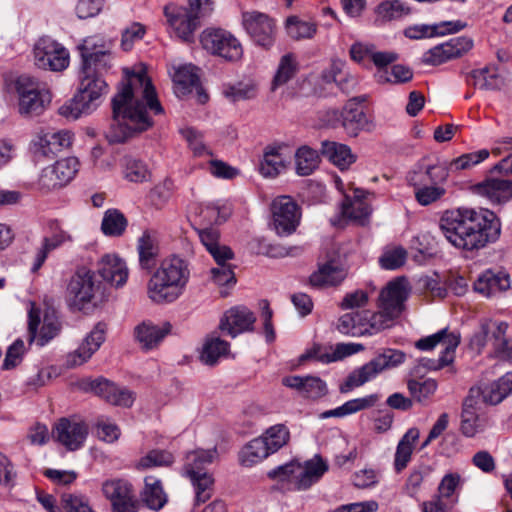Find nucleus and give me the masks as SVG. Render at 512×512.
Segmentation results:
<instances>
[{
	"label": "nucleus",
	"instance_id": "f257e3e1",
	"mask_svg": "<svg viewBox=\"0 0 512 512\" xmlns=\"http://www.w3.org/2000/svg\"><path fill=\"white\" fill-rule=\"evenodd\" d=\"M155 115L164 109L157 99L151 80L144 72L132 73L112 99V121L105 132L110 143H123L135 134L148 130Z\"/></svg>",
	"mask_w": 512,
	"mask_h": 512
},
{
	"label": "nucleus",
	"instance_id": "f03ea898",
	"mask_svg": "<svg viewBox=\"0 0 512 512\" xmlns=\"http://www.w3.org/2000/svg\"><path fill=\"white\" fill-rule=\"evenodd\" d=\"M439 227L451 245L465 252L485 248L497 241L501 233L500 219L485 208L447 210L440 218Z\"/></svg>",
	"mask_w": 512,
	"mask_h": 512
},
{
	"label": "nucleus",
	"instance_id": "7ed1b4c3",
	"mask_svg": "<svg viewBox=\"0 0 512 512\" xmlns=\"http://www.w3.org/2000/svg\"><path fill=\"white\" fill-rule=\"evenodd\" d=\"M408 297L407 282L404 278L390 281L380 292L378 311L362 310L342 315L337 330L352 337L372 336L389 329L404 309Z\"/></svg>",
	"mask_w": 512,
	"mask_h": 512
},
{
	"label": "nucleus",
	"instance_id": "20e7f679",
	"mask_svg": "<svg viewBox=\"0 0 512 512\" xmlns=\"http://www.w3.org/2000/svg\"><path fill=\"white\" fill-rule=\"evenodd\" d=\"M189 279V262L178 255L167 256L148 282V296L156 303L174 302L183 294Z\"/></svg>",
	"mask_w": 512,
	"mask_h": 512
},
{
	"label": "nucleus",
	"instance_id": "39448f33",
	"mask_svg": "<svg viewBox=\"0 0 512 512\" xmlns=\"http://www.w3.org/2000/svg\"><path fill=\"white\" fill-rule=\"evenodd\" d=\"M103 69L81 66L80 84L78 93L68 103L59 108L60 115L77 119L84 114H89L98 105L97 101L107 92L108 85L102 79L100 72Z\"/></svg>",
	"mask_w": 512,
	"mask_h": 512
},
{
	"label": "nucleus",
	"instance_id": "423d86ee",
	"mask_svg": "<svg viewBox=\"0 0 512 512\" xmlns=\"http://www.w3.org/2000/svg\"><path fill=\"white\" fill-rule=\"evenodd\" d=\"M328 466L321 457L304 462L292 461L285 465L270 470L267 476L282 485V488L289 491H302L309 489L318 482L327 471Z\"/></svg>",
	"mask_w": 512,
	"mask_h": 512
},
{
	"label": "nucleus",
	"instance_id": "0eeeda50",
	"mask_svg": "<svg viewBox=\"0 0 512 512\" xmlns=\"http://www.w3.org/2000/svg\"><path fill=\"white\" fill-rule=\"evenodd\" d=\"M15 91L18 96V112L24 117L43 114L52 100L47 85L29 76H20L16 79Z\"/></svg>",
	"mask_w": 512,
	"mask_h": 512
},
{
	"label": "nucleus",
	"instance_id": "6e6552de",
	"mask_svg": "<svg viewBox=\"0 0 512 512\" xmlns=\"http://www.w3.org/2000/svg\"><path fill=\"white\" fill-rule=\"evenodd\" d=\"M405 354L396 349H384L368 363L351 372L346 380L339 386L341 393H348L354 388L364 385L376 375L386 369L396 367L403 363Z\"/></svg>",
	"mask_w": 512,
	"mask_h": 512
},
{
	"label": "nucleus",
	"instance_id": "1a4fd4ad",
	"mask_svg": "<svg viewBox=\"0 0 512 512\" xmlns=\"http://www.w3.org/2000/svg\"><path fill=\"white\" fill-rule=\"evenodd\" d=\"M79 170V161L75 157L57 160L41 170L32 183L33 189L41 194H49L70 183Z\"/></svg>",
	"mask_w": 512,
	"mask_h": 512
},
{
	"label": "nucleus",
	"instance_id": "9d476101",
	"mask_svg": "<svg viewBox=\"0 0 512 512\" xmlns=\"http://www.w3.org/2000/svg\"><path fill=\"white\" fill-rule=\"evenodd\" d=\"M200 42L206 51L226 61L237 62L243 57L242 44L227 30L206 29L201 33Z\"/></svg>",
	"mask_w": 512,
	"mask_h": 512
},
{
	"label": "nucleus",
	"instance_id": "9b49d317",
	"mask_svg": "<svg viewBox=\"0 0 512 512\" xmlns=\"http://www.w3.org/2000/svg\"><path fill=\"white\" fill-rule=\"evenodd\" d=\"M100 282L95 280L94 272L82 267L76 270L67 285V300L69 305L77 310H83L92 303L100 290Z\"/></svg>",
	"mask_w": 512,
	"mask_h": 512
},
{
	"label": "nucleus",
	"instance_id": "f8f14e48",
	"mask_svg": "<svg viewBox=\"0 0 512 512\" xmlns=\"http://www.w3.org/2000/svg\"><path fill=\"white\" fill-rule=\"evenodd\" d=\"M113 41L103 35L95 34L83 39L78 49L82 58L81 66L107 70L111 66Z\"/></svg>",
	"mask_w": 512,
	"mask_h": 512
},
{
	"label": "nucleus",
	"instance_id": "ddd939ff",
	"mask_svg": "<svg viewBox=\"0 0 512 512\" xmlns=\"http://www.w3.org/2000/svg\"><path fill=\"white\" fill-rule=\"evenodd\" d=\"M61 325L54 311H47L41 316L40 310L33 303L28 313V341L44 346L58 335Z\"/></svg>",
	"mask_w": 512,
	"mask_h": 512
},
{
	"label": "nucleus",
	"instance_id": "4468645a",
	"mask_svg": "<svg viewBox=\"0 0 512 512\" xmlns=\"http://www.w3.org/2000/svg\"><path fill=\"white\" fill-rule=\"evenodd\" d=\"M460 343V336L454 332H450L447 328L437 333L419 339L415 346L419 350L430 351L437 345L443 347V351L439 359L430 361L429 369L438 370L453 362L454 352Z\"/></svg>",
	"mask_w": 512,
	"mask_h": 512
},
{
	"label": "nucleus",
	"instance_id": "2eb2a0df",
	"mask_svg": "<svg viewBox=\"0 0 512 512\" xmlns=\"http://www.w3.org/2000/svg\"><path fill=\"white\" fill-rule=\"evenodd\" d=\"M166 22L175 36L186 43L194 41L195 31L199 27L198 15L187 7L174 3L165 5L163 9Z\"/></svg>",
	"mask_w": 512,
	"mask_h": 512
},
{
	"label": "nucleus",
	"instance_id": "dca6fc26",
	"mask_svg": "<svg viewBox=\"0 0 512 512\" xmlns=\"http://www.w3.org/2000/svg\"><path fill=\"white\" fill-rule=\"evenodd\" d=\"M33 54L35 65L43 70L62 71L69 64L68 51L49 37H42L36 42Z\"/></svg>",
	"mask_w": 512,
	"mask_h": 512
},
{
	"label": "nucleus",
	"instance_id": "f3484780",
	"mask_svg": "<svg viewBox=\"0 0 512 512\" xmlns=\"http://www.w3.org/2000/svg\"><path fill=\"white\" fill-rule=\"evenodd\" d=\"M242 25L257 45L265 48L273 45L276 36V23L269 15L259 11L243 12Z\"/></svg>",
	"mask_w": 512,
	"mask_h": 512
},
{
	"label": "nucleus",
	"instance_id": "a211bd4d",
	"mask_svg": "<svg viewBox=\"0 0 512 512\" xmlns=\"http://www.w3.org/2000/svg\"><path fill=\"white\" fill-rule=\"evenodd\" d=\"M87 435V424L76 417L60 418L52 429L53 438L70 451L79 449Z\"/></svg>",
	"mask_w": 512,
	"mask_h": 512
},
{
	"label": "nucleus",
	"instance_id": "6ab92c4d",
	"mask_svg": "<svg viewBox=\"0 0 512 512\" xmlns=\"http://www.w3.org/2000/svg\"><path fill=\"white\" fill-rule=\"evenodd\" d=\"M273 227L278 235H289L296 230L300 212L290 196H279L271 205Z\"/></svg>",
	"mask_w": 512,
	"mask_h": 512
},
{
	"label": "nucleus",
	"instance_id": "aec40b11",
	"mask_svg": "<svg viewBox=\"0 0 512 512\" xmlns=\"http://www.w3.org/2000/svg\"><path fill=\"white\" fill-rule=\"evenodd\" d=\"M508 325L504 322H485L481 325L479 334L474 336V343L478 347H483L491 343L499 353L500 358L512 361V340L505 339V333Z\"/></svg>",
	"mask_w": 512,
	"mask_h": 512
},
{
	"label": "nucleus",
	"instance_id": "412c9836",
	"mask_svg": "<svg viewBox=\"0 0 512 512\" xmlns=\"http://www.w3.org/2000/svg\"><path fill=\"white\" fill-rule=\"evenodd\" d=\"M72 142L73 134L69 130L40 128L35 133L31 145L36 153L50 156L69 148Z\"/></svg>",
	"mask_w": 512,
	"mask_h": 512
},
{
	"label": "nucleus",
	"instance_id": "4be33fe9",
	"mask_svg": "<svg viewBox=\"0 0 512 512\" xmlns=\"http://www.w3.org/2000/svg\"><path fill=\"white\" fill-rule=\"evenodd\" d=\"M102 492L111 502L114 512H136L134 489L128 480H106L102 484Z\"/></svg>",
	"mask_w": 512,
	"mask_h": 512
},
{
	"label": "nucleus",
	"instance_id": "5701e85b",
	"mask_svg": "<svg viewBox=\"0 0 512 512\" xmlns=\"http://www.w3.org/2000/svg\"><path fill=\"white\" fill-rule=\"evenodd\" d=\"M479 395L478 390L470 389L463 402L460 429L466 437H474L477 433L484 431L487 425L486 417L480 407Z\"/></svg>",
	"mask_w": 512,
	"mask_h": 512
},
{
	"label": "nucleus",
	"instance_id": "b1692460",
	"mask_svg": "<svg viewBox=\"0 0 512 512\" xmlns=\"http://www.w3.org/2000/svg\"><path fill=\"white\" fill-rule=\"evenodd\" d=\"M199 69L192 64L179 66L173 75L174 90L178 97H184L195 89L198 102L204 104L208 100V95L200 85Z\"/></svg>",
	"mask_w": 512,
	"mask_h": 512
},
{
	"label": "nucleus",
	"instance_id": "393cba45",
	"mask_svg": "<svg viewBox=\"0 0 512 512\" xmlns=\"http://www.w3.org/2000/svg\"><path fill=\"white\" fill-rule=\"evenodd\" d=\"M106 325L98 323L83 340L81 345L66 357V366L74 368L82 365L99 349L105 341Z\"/></svg>",
	"mask_w": 512,
	"mask_h": 512
},
{
	"label": "nucleus",
	"instance_id": "a878e982",
	"mask_svg": "<svg viewBox=\"0 0 512 512\" xmlns=\"http://www.w3.org/2000/svg\"><path fill=\"white\" fill-rule=\"evenodd\" d=\"M89 387L97 396L116 406L131 407L135 401L134 392L118 387L105 378L90 381Z\"/></svg>",
	"mask_w": 512,
	"mask_h": 512
},
{
	"label": "nucleus",
	"instance_id": "bb28decb",
	"mask_svg": "<svg viewBox=\"0 0 512 512\" xmlns=\"http://www.w3.org/2000/svg\"><path fill=\"white\" fill-rule=\"evenodd\" d=\"M256 317L247 307L237 306L229 309L221 318L219 328L227 332L231 337L251 331Z\"/></svg>",
	"mask_w": 512,
	"mask_h": 512
},
{
	"label": "nucleus",
	"instance_id": "cd10ccee",
	"mask_svg": "<svg viewBox=\"0 0 512 512\" xmlns=\"http://www.w3.org/2000/svg\"><path fill=\"white\" fill-rule=\"evenodd\" d=\"M98 274L112 286L122 287L128 279L129 269L126 262L116 254H106L97 264Z\"/></svg>",
	"mask_w": 512,
	"mask_h": 512
},
{
	"label": "nucleus",
	"instance_id": "c85d7f7f",
	"mask_svg": "<svg viewBox=\"0 0 512 512\" xmlns=\"http://www.w3.org/2000/svg\"><path fill=\"white\" fill-rule=\"evenodd\" d=\"M474 190L493 204H503L512 199V181L494 176L475 185Z\"/></svg>",
	"mask_w": 512,
	"mask_h": 512
},
{
	"label": "nucleus",
	"instance_id": "c756f323",
	"mask_svg": "<svg viewBox=\"0 0 512 512\" xmlns=\"http://www.w3.org/2000/svg\"><path fill=\"white\" fill-rule=\"evenodd\" d=\"M290 164V156L284 146H268L265 148L260 162L259 172L265 178H276Z\"/></svg>",
	"mask_w": 512,
	"mask_h": 512
},
{
	"label": "nucleus",
	"instance_id": "7c9ffc66",
	"mask_svg": "<svg viewBox=\"0 0 512 512\" xmlns=\"http://www.w3.org/2000/svg\"><path fill=\"white\" fill-rule=\"evenodd\" d=\"M347 272L344 267L335 260L320 264L318 270L313 272L309 278L310 284L314 287L337 286L346 278Z\"/></svg>",
	"mask_w": 512,
	"mask_h": 512
},
{
	"label": "nucleus",
	"instance_id": "2f4dec72",
	"mask_svg": "<svg viewBox=\"0 0 512 512\" xmlns=\"http://www.w3.org/2000/svg\"><path fill=\"white\" fill-rule=\"evenodd\" d=\"M473 288L475 292L485 297H491L510 288V277L505 272L486 270L475 280Z\"/></svg>",
	"mask_w": 512,
	"mask_h": 512
},
{
	"label": "nucleus",
	"instance_id": "473e14b6",
	"mask_svg": "<svg viewBox=\"0 0 512 512\" xmlns=\"http://www.w3.org/2000/svg\"><path fill=\"white\" fill-rule=\"evenodd\" d=\"M139 265L150 272L156 265L159 256V244L157 237L151 231H144L137 241Z\"/></svg>",
	"mask_w": 512,
	"mask_h": 512
},
{
	"label": "nucleus",
	"instance_id": "72a5a7b5",
	"mask_svg": "<svg viewBox=\"0 0 512 512\" xmlns=\"http://www.w3.org/2000/svg\"><path fill=\"white\" fill-rule=\"evenodd\" d=\"M287 387L299 390L305 397L318 399L327 393V386L323 380L313 376H289L283 379Z\"/></svg>",
	"mask_w": 512,
	"mask_h": 512
},
{
	"label": "nucleus",
	"instance_id": "f704fd0d",
	"mask_svg": "<svg viewBox=\"0 0 512 512\" xmlns=\"http://www.w3.org/2000/svg\"><path fill=\"white\" fill-rule=\"evenodd\" d=\"M465 24L456 22H443L439 25H413L409 26L404 30V35L410 39H422L427 37H433L436 35H444L446 33H455L462 30Z\"/></svg>",
	"mask_w": 512,
	"mask_h": 512
},
{
	"label": "nucleus",
	"instance_id": "c9c22d12",
	"mask_svg": "<svg viewBox=\"0 0 512 512\" xmlns=\"http://www.w3.org/2000/svg\"><path fill=\"white\" fill-rule=\"evenodd\" d=\"M342 128L350 137H357L363 130H369L371 123L366 113L359 107L347 104L343 107Z\"/></svg>",
	"mask_w": 512,
	"mask_h": 512
},
{
	"label": "nucleus",
	"instance_id": "e433bc0d",
	"mask_svg": "<svg viewBox=\"0 0 512 512\" xmlns=\"http://www.w3.org/2000/svg\"><path fill=\"white\" fill-rule=\"evenodd\" d=\"M321 153L341 170L349 168L356 161V155L349 146L334 141H323Z\"/></svg>",
	"mask_w": 512,
	"mask_h": 512
},
{
	"label": "nucleus",
	"instance_id": "4c0bfd02",
	"mask_svg": "<svg viewBox=\"0 0 512 512\" xmlns=\"http://www.w3.org/2000/svg\"><path fill=\"white\" fill-rule=\"evenodd\" d=\"M170 323H164L162 327L151 323H142L135 328V336L143 349L149 350L156 347L170 332Z\"/></svg>",
	"mask_w": 512,
	"mask_h": 512
},
{
	"label": "nucleus",
	"instance_id": "58836bf2",
	"mask_svg": "<svg viewBox=\"0 0 512 512\" xmlns=\"http://www.w3.org/2000/svg\"><path fill=\"white\" fill-rule=\"evenodd\" d=\"M419 435L417 428H410L399 441L394 458V468L397 473L403 471L410 462Z\"/></svg>",
	"mask_w": 512,
	"mask_h": 512
},
{
	"label": "nucleus",
	"instance_id": "ea45409f",
	"mask_svg": "<svg viewBox=\"0 0 512 512\" xmlns=\"http://www.w3.org/2000/svg\"><path fill=\"white\" fill-rule=\"evenodd\" d=\"M469 82L481 90H494L504 85V78L497 67L486 66L472 71Z\"/></svg>",
	"mask_w": 512,
	"mask_h": 512
},
{
	"label": "nucleus",
	"instance_id": "a19ab883",
	"mask_svg": "<svg viewBox=\"0 0 512 512\" xmlns=\"http://www.w3.org/2000/svg\"><path fill=\"white\" fill-rule=\"evenodd\" d=\"M142 499L146 505L153 510H160L167 502V495L164 492L162 482L153 475L144 479Z\"/></svg>",
	"mask_w": 512,
	"mask_h": 512
},
{
	"label": "nucleus",
	"instance_id": "79ce46f5",
	"mask_svg": "<svg viewBox=\"0 0 512 512\" xmlns=\"http://www.w3.org/2000/svg\"><path fill=\"white\" fill-rule=\"evenodd\" d=\"M379 400L377 394H371L363 398H356L345 402L342 406L325 411L321 414L322 418L345 417L350 414L373 407Z\"/></svg>",
	"mask_w": 512,
	"mask_h": 512
},
{
	"label": "nucleus",
	"instance_id": "37998d69",
	"mask_svg": "<svg viewBox=\"0 0 512 512\" xmlns=\"http://www.w3.org/2000/svg\"><path fill=\"white\" fill-rule=\"evenodd\" d=\"M448 176V167L445 164L437 163L427 166L424 171L413 172L409 176V182L413 186L425 183L442 186Z\"/></svg>",
	"mask_w": 512,
	"mask_h": 512
},
{
	"label": "nucleus",
	"instance_id": "c03bdc74",
	"mask_svg": "<svg viewBox=\"0 0 512 512\" xmlns=\"http://www.w3.org/2000/svg\"><path fill=\"white\" fill-rule=\"evenodd\" d=\"M370 212L371 209L364 200V194L359 190L355 191L353 199L346 197L342 205L343 216L361 224L368 218Z\"/></svg>",
	"mask_w": 512,
	"mask_h": 512
},
{
	"label": "nucleus",
	"instance_id": "a18cd8bd",
	"mask_svg": "<svg viewBox=\"0 0 512 512\" xmlns=\"http://www.w3.org/2000/svg\"><path fill=\"white\" fill-rule=\"evenodd\" d=\"M201 243L206 247L207 251L213 256L215 261L220 259H232V250L219 244V232L215 228H206L199 231Z\"/></svg>",
	"mask_w": 512,
	"mask_h": 512
},
{
	"label": "nucleus",
	"instance_id": "49530a36",
	"mask_svg": "<svg viewBox=\"0 0 512 512\" xmlns=\"http://www.w3.org/2000/svg\"><path fill=\"white\" fill-rule=\"evenodd\" d=\"M270 454L272 453L267 448L265 441L257 437L242 448L239 461L241 465L251 467L266 459Z\"/></svg>",
	"mask_w": 512,
	"mask_h": 512
},
{
	"label": "nucleus",
	"instance_id": "de8ad7c7",
	"mask_svg": "<svg viewBox=\"0 0 512 512\" xmlns=\"http://www.w3.org/2000/svg\"><path fill=\"white\" fill-rule=\"evenodd\" d=\"M363 347L361 344H338L336 349L332 355L328 354H320V349L314 347L313 349L307 351L305 354L301 355L300 361L304 362L309 359H316L322 362H332L344 357L350 356L352 354L357 353L362 350Z\"/></svg>",
	"mask_w": 512,
	"mask_h": 512
},
{
	"label": "nucleus",
	"instance_id": "09e8293b",
	"mask_svg": "<svg viewBox=\"0 0 512 512\" xmlns=\"http://www.w3.org/2000/svg\"><path fill=\"white\" fill-rule=\"evenodd\" d=\"M222 94L231 102L250 100L257 96L258 86L251 80L240 81L235 84H225L222 87Z\"/></svg>",
	"mask_w": 512,
	"mask_h": 512
},
{
	"label": "nucleus",
	"instance_id": "8fccbe9b",
	"mask_svg": "<svg viewBox=\"0 0 512 512\" xmlns=\"http://www.w3.org/2000/svg\"><path fill=\"white\" fill-rule=\"evenodd\" d=\"M71 236L66 233L63 230L55 231L51 236L45 237L43 239V243L41 248L37 251L35 256V261L32 266V271L36 272L38 271L42 265L44 264L45 260L48 257V254L56 249L57 247L61 246L63 243L70 241Z\"/></svg>",
	"mask_w": 512,
	"mask_h": 512
},
{
	"label": "nucleus",
	"instance_id": "3c124183",
	"mask_svg": "<svg viewBox=\"0 0 512 512\" xmlns=\"http://www.w3.org/2000/svg\"><path fill=\"white\" fill-rule=\"evenodd\" d=\"M299 64L297 57L293 53L283 55L272 80V90L283 86L290 81L298 72Z\"/></svg>",
	"mask_w": 512,
	"mask_h": 512
},
{
	"label": "nucleus",
	"instance_id": "603ef678",
	"mask_svg": "<svg viewBox=\"0 0 512 512\" xmlns=\"http://www.w3.org/2000/svg\"><path fill=\"white\" fill-rule=\"evenodd\" d=\"M216 457V450H195L191 451L186 456L184 465L187 476L196 475L200 473H207L205 467L211 464Z\"/></svg>",
	"mask_w": 512,
	"mask_h": 512
},
{
	"label": "nucleus",
	"instance_id": "864d4df0",
	"mask_svg": "<svg viewBox=\"0 0 512 512\" xmlns=\"http://www.w3.org/2000/svg\"><path fill=\"white\" fill-rule=\"evenodd\" d=\"M128 221L118 209H108L103 216L101 230L106 236H122L127 228Z\"/></svg>",
	"mask_w": 512,
	"mask_h": 512
},
{
	"label": "nucleus",
	"instance_id": "5fc2aeb1",
	"mask_svg": "<svg viewBox=\"0 0 512 512\" xmlns=\"http://www.w3.org/2000/svg\"><path fill=\"white\" fill-rule=\"evenodd\" d=\"M319 162L317 151L308 146L300 147L295 153L296 173L299 176L311 175L318 168Z\"/></svg>",
	"mask_w": 512,
	"mask_h": 512
},
{
	"label": "nucleus",
	"instance_id": "6e6d98bb",
	"mask_svg": "<svg viewBox=\"0 0 512 512\" xmlns=\"http://www.w3.org/2000/svg\"><path fill=\"white\" fill-rule=\"evenodd\" d=\"M229 343L216 336L207 338L201 352V360L207 365H214L219 358L229 352Z\"/></svg>",
	"mask_w": 512,
	"mask_h": 512
},
{
	"label": "nucleus",
	"instance_id": "4d7b16f0",
	"mask_svg": "<svg viewBox=\"0 0 512 512\" xmlns=\"http://www.w3.org/2000/svg\"><path fill=\"white\" fill-rule=\"evenodd\" d=\"M260 438L265 441L269 451L275 453L288 443L290 432L284 424H276L268 428Z\"/></svg>",
	"mask_w": 512,
	"mask_h": 512
},
{
	"label": "nucleus",
	"instance_id": "13d9d810",
	"mask_svg": "<svg viewBox=\"0 0 512 512\" xmlns=\"http://www.w3.org/2000/svg\"><path fill=\"white\" fill-rule=\"evenodd\" d=\"M195 488V501L197 504L207 502L214 491V479L209 473H200L188 476Z\"/></svg>",
	"mask_w": 512,
	"mask_h": 512
},
{
	"label": "nucleus",
	"instance_id": "bf43d9fd",
	"mask_svg": "<svg viewBox=\"0 0 512 512\" xmlns=\"http://www.w3.org/2000/svg\"><path fill=\"white\" fill-rule=\"evenodd\" d=\"M377 19L386 22L409 14V8L399 0H386L375 9Z\"/></svg>",
	"mask_w": 512,
	"mask_h": 512
},
{
	"label": "nucleus",
	"instance_id": "052dcab7",
	"mask_svg": "<svg viewBox=\"0 0 512 512\" xmlns=\"http://www.w3.org/2000/svg\"><path fill=\"white\" fill-rule=\"evenodd\" d=\"M457 58V51L447 43L437 45L423 54L422 61L427 65H441L451 59Z\"/></svg>",
	"mask_w": 512,
	"mask_h": 512
},
{
	"label": "nucleus",
	"instance_id": "680f3d73",
	"mask_svg": "<svg viewBox=\"0 0 512 512\" xmlns=\"http://www.w3.org/2000/svg\"><path fill=\"white\" fill-rule=\"evenodd\" d=\"M437 382L434 379H426L424 381L410 380L408 382V390L412 397L420 403H426L434 395L437 390Z\"/></svg>",
	"mask_w": 512,
	"mask_h": 512
},
{
	"label": "nucleus",
	"instance_id": "e2e57ef3",
	"mask_svg": "<svg viewBox=\"0 0 512 512\" xmlns=\"http://www.w3.org/2000/svg\"><path fill=\"white\" fill-rule=\"evenodd\" d=\"M414 187L416 200L424 206L440 200L446 194V189L441 185L425 183Z\"/></svg>",
	"mask_w": 512,
	"mask_h": 512
},
{
	"label": "nucleus",
	"instance_id": "0e129e2a",
	"mask_svg": "<svg viewBox=\"0 0 512 512\" xmlns=\"http://www.w3.org/2000/svg\"><path fill=\"white\" fill-rule=\"evenodd\" d=\"M174 462L172 453L166 450H151L145 456H143L137 467L139 469H148L152 467L170 466Z\"/></svg>",
	"mask_w": 512,
	"mask_h": 512
},
{
	"label": "nucleus",
	"instance_id": "69168bd1",
	"mask_svg": "<svg viewBox=\"0 0 512 512\" xmlns=\"http://www.w3.org/2000/svg\"><path fill=\"white\" fill-rule=\"evenodd\" d=\"M124 175L131 182L141 183L150 179L151 172L141 160L129 158L125 163Z\"/></svg>",
	"mask_w": 512,
	"mask_h": 512
},
{
	"label": "nucleus",
	"instance_id": "338daca9",
	"mask_svg": "<svg viewBox=\"0 0 512 512\" xmlns=\"http://www.w3.org/2000/svg\"><path fill=\"white\" fill-rule=\"evenodd\" d=\"M287 33L293 39L311 38L316 33L313 23L302 21L297 17H289L286 22Z\"/></svg>",
	"mask_w": 512,
	"mask_h": 512
},
{
	"label": "nucleus",
	"instance_id": "774afa93",
	"mask_svg": "<svg viewBox=\"0 0 512 512\" xmlns=\"http://www.w3.org/2000/svg\"><path fill=\"white\" fill-rule=\"evenodd\" d=\"M146 34V26L140 22H133L127 26L121 35V47L124 51L132 49L135 42L140 41Z\"/></svg>",
	"mask_w": 512,
	"mask_h": 512
}]
</instances>
